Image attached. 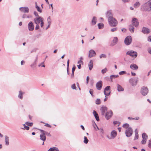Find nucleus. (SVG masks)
I'll use <instances>...</instances> for the list:
<instances>
[{
    "label": "nucleus",
    "instance_id": "nucleus-21",
    "mask_svg": "<svg viewBox=\"0 0 151 151\" xmlns=\"http://www.w3.org/2000/svg\"><path fill=\"white\" fill-rule=\"evenodd\" d=\"M93 114L94 115L96 120L97 121H99V118L98 114L95 111L93 110Z\"/></svg>",
    "mask_w": 151,
    "mask_h": 151
},
{
    "label": "nucleus",
    "instance_id": "nucleus-39",
    "mask_svg": "<svg viewBox=\"0 0 151 151\" xmlns=\"http://www.w3.org/2000/svg\"><path fill=\"white\" fill-rule=\"evenodd\" d=\"M88 139L85 136L84 137V140L83 141V142L85 144H87L88 143Z\"/></svg>",
    "mask_w": 151,
    "mask_h": 151
},
{
    "label": "nucleus",
    "instance_id": "nucleus-31",
    "mask_svg": "<svg viewBox=\"0 0 151 151\" xmlns=\"http://www.w3.org/2000/svg\"><path fill=\"white\" fill-rule=\"evenodd\" d=\"M119 77V75H112L110 76V78L111 80V81H112V80L113 78H116L118 77Z\"/></svg>",
    "mask_w": 151,
    "mask_h": 151
},
{
    "label": "nucleus",
    "instance_id": "nucleus-37",
    "mask_svg": "<svg viewBox=\"0 0 151 151\" xmlns=\"http://www.w3.org/2000/svg\"><path fill=\"white\" fill-rule=\"evenodd\" d=\"M140 5V4L139 2H137L134 4V7L135 8H137L139 7Z\"/></svg>",
    "mask_w": 151,
    "mask_h": 151
},
{
    "label": "nucleus",
    "instance_id": "nucleus-18",
    "mask_svg": "<svg viewBox=\"0 0 151 151\" xmlns=\"http://www.w3.org/2000/svg\"><path fill=\"white\" fill-rule=\"evenodd\" d=\"M142 32L144 34H148L150 32V30L147 28L143 27L142 29Z\"/></svg>",
    "mask_w": 151,
    "mask_h": 151
},
{
    "label": "nucleus",
    "instance_id": "nucleus-17",
    "mask_svg": "<svg viewBox=\"0 0 151 151\" xmlns=\"http://www.w3.org/2000/svg\"><path fill=\"white\" fill-rule=\"evenodd\" d=\"M96 55V53L94 50H90L89 52L88 57L90 58Z\"/></svg>",
    "mask_w": 151,
    "mask_h": 151
},
{
    "label": "nucleus",
    "instance_id": "nucleus-44",
    "mask_svg": "<svg viewBox=\"0 0 151 151\" xmlns=\"http://www.w3.org/2000/svg\"><path fill=\"white\" fill-rule=\"evenodd\" d=\"M117 30V27L111 29V31L112 32H114L116 31Z\"/></svg>",
    "mask_w": 151,
    "mask_h": 151
},
{
    "label": "nucleus",
    "instance_id": "nucleus-13",
    "mask_svg": "<svg viewBox=\"0 0 151 151\" xmlns=\"http://www.w3.org/2000/svg\"><path fill=\"white\" fill-rule=\"evenodd\" d=\"M20 11L22 13H28L29 12V9L27 7H21L19 8Z\"/></svg>",
    "mask_w": 151,
    "mask_h": 151
},
{
    "label": "nucleus",
    "instance_id": "nucleus-30",
    "mask_svg": "<svg viewBox=\"0 0 151 151\" xmlns=\"http://www.w3.org/2000/svg\"><path fill=\"white\" fill-rule=\"evenodd\" d=\"M142 137L143 139L147 140V135L145 133H143L142 134Z\"/></svg>",
    "mask_w": 151,
    "mask_h": 151
},
{
    "label": "nucleus",
    "instance_id": "nucleus-11",
    "mask_svg": "<svg viewBox=\"0 0 151 151\" xmlns=\"http://www.w3.org/2000/svg\"><path fill=\"white\" fill-rule=\"evenodd\" d=\"M110 87V86H108L105 87L104 91V95L107 96H109L110 93V91H109Z\"/></svg>",
    "mask_w": 151,
    "mask_h": 151
},
{
    "label": "nucleus",
    "instance_id": "nucleus-7",
    "mask_svg": "<svg viewBox=\"0 0 151 151\" xmlns=\"http://www.w3.org/2000/svg\"><path fill=\"white\" fill-rule=\"evenodd\" d=\"M132 42V37L130 36H127L125 39L124 42L125 44L127 45H130Z\"/></svg>",
    "mask_w": 151,
    "mask_h": 151
},
{
    "label": "nucleus",
    "instance_id": "nucleus-22",
    "mask_svg": "<svg viewBox=\"0 0 151 151\" xmlns=\"http://www.w3.org/2000/svg\"><path fill=\"white\" fill-rule=\"evenodd\" d=\"M40 139L41 140L45 141L46 139V137L44 133L43 132H41V134L40 135Z\"/></svg>",
    "mask_w": 151,
    "mask_h": 151
},
{
    "label": "nucleus",
    "instance_id": "nucleus-63",
    "mask_svg": "<svg viewBox=\"0 0 151 151\" xmlns=\"http://www.w3.org/2000/svg\"><path fill=\"white\" fill-rule=\"evenodd\" d=\"M148 52L150 54H151V48H149L148 50Z\"/></svg>",
    "mask_w": 151,
    "mask_h": 151
},
{
    "label": "nucleus",
    "instance_id": "nucleus-36",
    "mask_svg": "<svg viewBox=\"0 0 151 151\" xmlns=\"http://www.w3.org/2000/svg\"><path fill=\"white\" fill-rule=\"evenodd\" d=\"M48 25L50 26L51 24V19L50 17H49L47 19Z\"/></svg>",
    "mask_w": 151,
    "mask_h": 151
},
{
    "label": "nucleus",
    "instance_id": "nucleus-1",
    "mask_svg": "<svg viewBox=\"0 0 151 151\" xmlns=\"http://www.w3.org/2000/svg\"><path fill=\"white\" fill-rule=\"evenodd\" d=\"M35 23L36 24V26L35 27L36 30H37L39 29L40 27L39 24H40V27H42L43 26L44 23L43 21V19L40 17H38L35 18L34 19Z\"/></svg>",
    "mask_w": 151,
    "mask_h": 151
},
{
    "label": "nucleus",
    "instance_id": "nucleus-5",
    "mask_svg": "<svg viewBox=\"0 0 151 151\" xmlns=\"http://www.w3.org/2000/svg\"><path fill=\"white\" fill-rule=\"evenodd\" d=\"M148 91L149 90L148 88L144 86L141 88L140 90L141 93L144 96L147 95L148 93Z\"/></svg>",
    "mask_w": 151,
    "mask_h": 151
},
{
    "label": "nucleus",
    "instance_id": "nucleus-47",
    "mask_svg": "<svg viewBox=\"0 0 151 151\" xmlns=\"http://www.w3.org/2000/svg\"><path fill=\"white\" fill-rule=\"evenodd\" d=\"M126 73V72L125 71H122L120 72L119 73V74L120 75H122L125 74Z\"/></svg>",
    "mask_w": 151,
    "mask_h": 151
},
{
    "label": "nucleus",
    "instance_id": "nucleus-56",
    "mask_svg": "<svg viewBox=\"0 0 151 151\" xmlns=\"http://www.w3.org/2000/svg\"><path fill=\"white\" fill-rule=\"evenodd\" d=\"M34 14L35 16L37 17H39L38 15V13L36 12H34Z\"/></svg>",
    "mask_w": 151,
    "mask_h": 151
},
{
    "label": "nucleus",
    "instance_id": "nucleus-49",
    "mask_svg": "<svg viewBox=\"0 0 151 151\" xmlns=\"http://www.w3.org/2000/svg\"><path fill=\"white\" fill-rule=\"evenodd\" d=\"M106 58V55L104 54H102L100 56V58Z\"/></svg>",
    "mask_w": 151,
    "mask_h": 151
},
{
    "label": "nucleus",
    "instance_id": "nucleus-2",
    "mask_svg": "<svg viewBox=\"0 0 151 151\" xmlns=\"http://www.w3.org/2000/svg\"><path fill=\"white\" fill-rule=\"evenodd\" d=\"M122 127L126 129L125 132L126 136L127 137L131 136L133 133V130L132 128L129 127V124L127 123L124 124H123Z\"/></svg>",
    "mask_w": 151,
    "mask_h": 151
},
{
    "label": "nucleus",
    "instance_id": "nucleus-38",
    "mask_svg": "<svg viewBox=\"0 0 151 151\" xmlns=\"http://www.w3.org/2000/svg\"><path fill=\"white\" fill-rule=\"evenodd\" d=\"M69 60L68 59L67 62V70L68 73V75H69V73L68 72V68H69Z\"/></svg>",
    "mask_w": 151,
    "mask_h": 151
},
{
    "label": "nucleus",
    "instance_id": "nucleus-14",
    "mask_svg": "<svg viewBox=\"0 0 151 151\" xmlns=\"http://www.w3.org/2000/svg\"><path fill=\"white\" fill-rule=\"evenodd\" d=\"M132 24L135 27H137L139 25V22L137 19L135 18H133L132 21Z\"/></svg>",
    "mask_w": 151,
    "mask_h": 151
},
{
    "label": "nucleus",
    "instance_id": "nucleus-61",
    "mask_svg": "<svg viewBox=\"0 0 151 151\" xmlns=\"http://www.w3.org/2000/svg\"><path fill=\"white\" fill-rule=\"evenodd\" d=\"M45 126H47V127H51V126H50V124H45Z\"/></svg>",
    "mask_w": 151,
    "mask_h": 151
},
{
    "label": "nucleus",
    "instance_id": "nucleus-41",
    "mask_svg": "<svg viewBox=\"0 0 151 151\" xmlns=\"http://www.w3.org/2000/svg\"><path fill=\"white\" fill-rule=\"evenodd\" d=\"M101 103L100 99H97L96 100V104H99Z\"/></svg>",
    "mask_w": 151,
    "mask_h": 151
},
{
    "label": "nucleus",
    "instance_id": "nucleus-8",
    "mask_svg": "<svg viewBox=\"0 0 151 151\" xmlns=\"http://www.w3.org/2000/svg\"><path fill=\"white\" fill-rule=\"evenodd\" d=\"M138 78H131L129 80V82L132 86H135L137 83Z\"/></svg>",
    "mask_w": 151,
    "mask_h": 151
},
{
    "label": "nucleus",
    "instance_id": "nucleus-52",
    "mask_svg": "<svg viewBox=\"0 0 151 151\" xmlns=\"http://www.w3.org/2000/svg\"><path fill=\"white\" fill-rule=\"evenodd\" d=\"M148 147L151 148V139L149 141V143L148 144Z\"/></svg>",
    "mask_w": 151,
    "mask_h": 151
},
{
    "label": "nucleus",
    "instance_id": "nucleus-24",
    "mask_svg": "<svg viewBox=\"0 0 151 151\" xmlns=\"http://www.w3.org/2000/svg\"><path fill=\"white\" fill-rule=\"evenodd\" d=\"M88 66L90 70H91L93 67V62L92 60H91L88 63Z\"/></svg>",
    "mask_w": 151,
    "mask_h": 151
},
{
    "label": "nucleus",
    "instance_id": "nucleus-50",
    "mask_svg": "<svg viewBox=\"0 0 151 151\" xmlns=\"http://www.w3.org/2000/svg\"><path fill=\"white\" fill-rule=\"evenodd\" d=\"M71 88L73 89H76V87L75 84H73L71 86Z\"/></svg>",
    "mask_w": 151,
    "mask_h": 151
},
{
    "label": "nucleus",
    "instance_id": "nucleus-53",
    "mask_svg": "<svg viewBox=\"0 0 151 151\" xmlns=\"http://www.w3.org/2000/svg\"><path fill=\"white\" fill-rule=\"evenodd\" d=\"M138 138V134H135L134 140L137 139Z\"/></svg>",
    "mask_w": 151,
    "mask_h": 151
},
{
    "label": "nucleus",
    "instance_id": "nucleus-23",
    "mask_svg": "<svg viewBox=\"0 0 151 151\" xmlns=\"http://www.w3.org/2000/svg\"><path fill=\"white\" fill-rule=\"evenodd\" d=\"M130 68L132 70H137L138 69V66L135 64H132L130 66Z\"/></svg>",
    "mask_w": 151,
    "mask_h": 151
},
{
    "label": "nucleus",
    "instance_id": "nucleus-40",
    "mask_svg": "<svg viewBox=\"0 0 151 151\" xmlns=\"http://www.w3.org/2000/svg\"><path fill=\"white\" fill-rule=\"evenodd\" d=\"M23 126L24 127L23 128H22V129H26L27 130H28L29 129V127L28 126H26L25 124H23Z\"/></svg>",
    "mask_w": 151,
    "mask_h": 151
},
{
    "label": "nucleus",
    "instance_id": "nucleus-32",
    "mask_svg": "<svg viewBox=\"0 0 151 151\" xmlns=\"http://www.w3.org/2000/svg\"><path fill=\"white\" fill-rule=\"evenodd\" d=\"M40 131L41 132L44 133L45 135H45H47L48 136H50V134L49 133H48L47 132L45 131L42 130H40Z\"/></svg>",
    "mask_w": 151,
    "mask_h": 151
},
{
    "label": "nucleus",
    "instance_id": "nucleus-33",
    "mask_svg": "<svg viewBox=\"0 0 151 151\" xmlns=\"http://www.w3.org/2000/svg\"><path fill=\"white\" fill-rule=\"evenodd\" d=\"M35 3L36 4L35 7L36 8L37 11L40 13L42 12V11L40 9V7L37 5V3L36 2Z\"/></svg>",
    "mask_w": 151,
    "mask_h": 151
},
{
    "label": "nucleus",
    "instance_id": "nucleus-27",
    "mask_svg": "<svg viewBox=\"0 0 151 151\" xmlns=\"http://www.w3.org/2000/svg\"><path fill=\"white\" fill-rule=\"evenodd\" d=\"M48 151H59V150L58 148L53 147L50 148Z\"/></svg>",
    "mask_w": 151,
    "mask_h": 151
},
{
    "label": "nucleus",
    "instance_id": "nucleus-48",
    "mask_svg": "<svg viewBox=\"0 0 151 151\" xmlns=\"http://www.w3.org/2000/svg\"><path fill=\"white\" fill-rule=\"evenodd\" d=\"M38 66L39 67L42 66V67H45V66L44 65V62H42L41 63L39 64V65H38Z\"/></svg>",
    "mask_w": 151,
    "mask_h": 151
},
{
    "label": "nucleus",
    "instance_id": "nucleus-16",
    "mask_svg": "<svg viewBox=\"0 0 151 151\" xmlns=\"http://www.w3.org/2000/svg\"><path fill=\"white\" fill-rule=\"evenodd\" d=\"M96 86L97 89L98 90H100L102 86V82L100 81L98 82L96 84Z\"/></svg>",
    "mask_w": 151,
    "mask_h": 151
},
{
    "label": "nucleus",
    "instance_id": "nucleus-35",
    "mask_svg": "<svg viewBox=\"0 0 151 151\" xmlns=\"http://www.w3.org/2000/svg\"><path fill=\"white\" fill-rule=\"evenodd\" d=\"M22 94V91H20L19 92L18 97L21 99H22L23 98Z\"/></svg>",
    "mask_w": 151,
    "mask_h": 151
},
{
    "label": "nucleus",
    "instance_id": "nucleus-59",
    "mask_svg": "<svg viewBox=\"0 0 151 151\" xmlns=\"http://www.w3.org/2000/svg\"><path fill=\"white\" fill-rule=\"evenodd\" d=\"M148 40L149 41L151 42V36H150L148 37Z\"/></svg>",
    "mask_w": 151,
    "mask_h": 151
},
{
    "label": "nucleus",
    "instance_id": "nucleus-42",
    "mask_svg": "<svg viewBox=\"0 0 151 151\" xmlns=\"http://www.w3.org/2000/svg\"><path fill=\"white\" fill-rule=\"evenodd\" d=\"M107 70L106 68H105L104 69L102 70L101 72L103 74L105 73L106 71H107Z\"/></svg>",
    "mask_w": 151,
    "mask_h": 151
},
{
    "label": "nucleus",
    "instance_id": "nucleus-51",
    "mask_svg": "<svg viewBox=\"0 0 151 151\" xmlns=\"http://www.w3.org/2000/svg\"><path fill=\"white\" fill-rule=\"evenodd\" d=\"M147 140L144 139H143L141 141V143L142 144H145L146 143V141Z\"/></svg>",
    "mask_w": 151,
    "mask_h": 151
},
{
    "label": "nucleus",
    "instance_id": "nucleus-62",
    "mask_svg": "<svg viewBox=\"0 0 151 151\" xmlns=\"http://www.w3.org/2000/svg\"><path fill=\"white\" fill-rule=\"evenodd\" d=\"M139 119V117H136L135 118L133 119L135 120H138Z\"/></svg>",
    "mask_w": 151,
    "mask_h": 151
},
{
    "label": "nucleus",
    "instance_id": "nucleus-25",
    "mask_svg": "<svg viewBox=\"0 0 151 151\" xmlns=\"http://www.w3.org/2000/svg\"><path fill=\"white\" fill-rule=\"evenodd\" d=\"M4 137L5 138V145H6L8 146L9 145V137L7 135H5Z\"/></svg>",
    "mask_w": 151,
    "mask_h": 151
},
{
    "label": "nucleus",
    "instance_id": "nucleus-19",
    "mask_svg": "<svg viewBox=\"0 0 151 151\" xmlns=\"http://www.w3.org/2000/svg\"><path fill=\"white\" fill-rule=\"evenodd\" d=\"M106 16L108 18V19H109V18L113 17V15L111 11L109 10L107 11L106 13Z\"/></svg>",
    "mask_w": 151,
    "mask_h": 151
},
{
    "label": "nucleus",
    "instance_id": "nucleus-58",
    "mask_svg": "<svg viewBox=\"0 0 151 151\" xmlns=\"http://www.w3.org/2000/svg\"><path fill=\"white\" fill-rule=\"evenodd\" d=\"M89 80V77L88 76H87L86 77V83L87 84L88 83Z\"/></svg>",
    "mask_w": 151,
    "mask_h": 151
},
{
    "label": "nucleus",
    "instance_id": "nucleus-4",
    "mask_svg": "<svg viewBox=\"0 0 151 151\" xmlns=\"http://www.w3.org/2000/svg\"><path fill=\"white\" fill-rule=\"evenodd\" d=\"M108 20L110 26L111 27H115L117 25V20L113 17L109 18Z\"/></svg>",
    "mask_w": 151,
    "mask_h": 151
},
{
    "label": "nucleus",
    "instance_id": "nucleus-43",
    "mask_svg": "<svg viewBox=\"0 0 151 151\" xmlns=\"http://www.w3.org/2000/svg\"><path fill=\"white\" fill-rule=\"evenodd\" d=\"M25 124H26L27 125L29 126H31L33 125V123H29L28 122H26L25 123Z\"/></svg>",
    "mask_w": 151,
    "mask_h": 151
},
{
    "label": "nucleus",
    "instance_id": "nucleus-20",
    "mask_svg": "<svg viewBox=\"0 0 151 151\" xmlns=\"http://www.w3.org/2000/svg\"><path fill=\"white\" fill-rule=\"evenodd\" d=\"M118 39L117 37H115L113 38L111 45L112 46H114L117 44L118 42Z\"/></svg>",
    "mask_w": 151,
    "mask_h": 151
},
{
    "label": "nucleus",
    "instance_id": "nucleus-54",
    "mask_svg": "<svg viewBox=\"0 0 151 151\" xmlns=\"http://www.w3.org/2000/svg\"><path fill=\"white\" fill-rule=\"evenodd\" d=\"M75 69H76V67H75V65H73V66L72 68V72H74L75 70Z\"/></svg>",
    "mask_w": 151,
    "mask_h": 151
},
{
    "label": "nucleus",
    "instance_id": "nucleus-46",
    "mask_svg": "<svg viewBox=\"0 0 151 151\" xmlns=\"http://www.w3.org/2000/svg\"><path fill=\"white\" fill-rule=\"evenodd\" d=\"M37 58L35 61V62L33 63V64H31V65H30V66L31 67H33V66L35 65V64L36 63V61H37Z\"/></svg>",
    "mask_w": 151,
    "mask_h": 151
},
{
    "label": "nucleus",
    "instance_id": "nucleus-34",
    "mask_svg": "<svg viewBox=\"0 0 151 151\" xmlns=\"http://www.w3.org/2000/svg\"><path fill=\"white\" fill-rule=\"evenodd\" d=\"M98 26L99 29H102L104 27V24L103 23H99L98 24Z\"/></svg>",
    "mask_w": 151,
    "mask_h": 151
},
{
    "label": "nucleus",
    "instance_id": "nucleus-60",
    "mask_svg": "<svg viewBox=\"0 0 151 151\" xmlns=\"http://www.w3.org/2000/svg\"><path fill=\"white\" fill-rule=\"evenodd\" d=\"M83 63V61L82 60H79L78 61V64H80L81 63Z\"/></svg>",
    "mask_w": 151,
    "mask_h": 151
},
{
    "label": "nucleus",
    "instance_id": "nucleus-3",
    "mask_svg": "<svg viewBox=\"0 0 151 151\" xmlns=\"http://www.w3.org/2000/svg\"><path fill=\"white\" fill-rule=\"evenodd\" d=\"M141 9L145 11H151V0H149L142 5L141 6Z\"/></svg>",
    "mask_w": 151,
    "mask_h": 151
},
{
    "label": "nucleus",
    "instance_id": "nucleus-55",
    "mask_svg": "<svg viewBox=\"0 0 151 151\" xmlns=\"http://www.w3.org/2000/svg\"><path fill=\"white\" fill-rule=\"evenodd\" d=\"M89 93H90V94L92 95V96H93V91L92 89H91L90 90Z\"/></svg>",
    "mask_w": 151,
    "mask_h": 151
},
{
    "label": "nucleus",
    "instance_id": "nucleus-57",
    "mask_svg": "<svg viewBox=\"0 0 151 151\" xmlns=\"http://www.w3.org/2000/svg\"><path fill=\"white\" fill-rule=\"evenodd\" d=\"M74 72H72L71 74V78H73L74 77Z\"/></svg>",
    "mask_w": 151,
    "mask_h": 151
},
{
    "label": "nucleus",
    "instance_id": "nucleus-12",
    "mask_svg": "<svg viewBox=\"0 0 151 151\" xmlns=\"http://www.w3.org/2000/svg\"><path fill=\"white\" fill-rule=\"evenodd\" d=\"M113 115V112L111 111H107L106 113L104 115L106 118L108 120L110 119L112 116Z\"/></svg>",
    "mask_w": 151,
    "mask_h": 151
},
{
    "label": "nucleus",
    "instance_id": "nucleus-10",
    "mask_svg": "<svg viewBox=\"0 0 151 151\" xmlns=\"http://www.w3.org/2000/svg\"><path fill=\"white\" fill-rule=\"evenodd\" d=\"M117 135L116 132L115 130H113L111 132V137L107 136V137L109 139H114L116 136Z\"/></svg>",
    "mask_w": 151,
    "mask_h": 151
},
{
    "label": "nucleus",
    "instance_id": "nucleus-9",
    "mask_svg": "<svg viewBox=\"0 0 151 151\" xmlns=\"http://www.w3.org/2000/svg\"><path fill=\"white\" fill-rule=\"evenodd\" d=\"M101 114L102 115H104L107 111V108L105 106H102L100 109Z\"/></svg>",
    "mask_w": 151,
    "mask_h": 151
},
{
    "label": "nucleus",
    "instance_id": "nucleus-45",
    "mask_svg": "<svg viewBox=\"0 0 151 151\" xmlns=\"http://www.w3.org/2000/svg\"><path fill=\"white\" fill-rule=\"evenodd\" d=\"M99 129H100V132L102 134H104V130H103V128H100Z\"/></svg>",
    "mask_w": 151,
    "mask_h": 151
},
{
    "label": "nucleus",
    "instance_id": "nucleus-6",
    "mask_svg": "<svg viewBox=\"0 0 151 151\" xmlns=\"http://www.w3.org/2000/svg\"><path fill=\"white\" fill-rule=\"evenodd\" d=\"M126 54L133 58H136L137 55V53L133 50H130L127 52Z\"/></svg>",
    "mask_w": 151,
    "mask_h": 151
},
{
    "label": "nucleus",
    "instance_id": "nucleus-29",
    "mask_svg": "<svg viewBox=\"0 0 151 151\" xmlns=\"http://www.w3.org/2000/svg\"><path fill=\"white\" fill-rule=\"evenodd\" d=\"M96 18L95 17H93L91 22L93 25H94L96 23Z\"/></svg>",
    "mask_w": 151,
    "mask_h": 151
},
{
    "label": "nucleus",
    "instance_id": "nucleus-15",
    "mask_svg": "<svg viewBox=\"0 0 151 151\" xmlns=\"http://www.w3.org/2000/svg\"><path fill=\"white\" fill-rule=\"evenodd\" d=\"M34 25L33 23L32 22H30L28 24V28L30 31H32L34 29Z\"/></svg>",
    "mask_w": 151,
    "mask_h": 151
},
{
    "label": "nucleus",
    "instance_id": "nucleus-28",
    "mask_svg": "<svg viewBox=\"0 0 151 151\" xmlns=\"http://www.w3.org/2000/svg\"><path fill=\"white\" fill-rule=\"evenodd\" d=\"M129 29L130 31L132 32L133 33L134 32V27L132 25H130L129 26Z\"/></svg>",
    "mask_w": 151,
    "mask_h": 151
},
{
    "label": "nucleus",
    "instance_id": "nucleus-26",
    "mask_svg": "<svg viewBox=\"0 0 151 151\" xmlns=\"http://www.w3.org/2000/svg\"><path fill=\"white\" fill-rule=\"evenodd\" d=\"M117 90L118 91H123L124 90V88L120 85L117 84Z\"/></svg>",
    "mask_w": 151,
    "mask_h": 151
},
{
    "label": "nucleus",
    "instance_id": "nucleus-64",
    "mask_svg": "<svg viewBox=\"0 0 151 151\" xmlns=\"http://www.w3.org/2000/svg\"><path fill=\"white\" fill-rule=\"evenodd\" d=\"M27 15L26 14H24L22 16V18H26Z\"/></svg>",
    "mask_w": 151,
    "mask_h": 151
}]
</instances>
